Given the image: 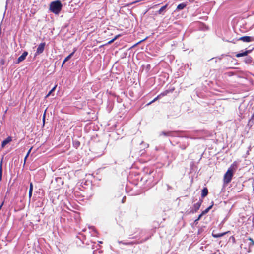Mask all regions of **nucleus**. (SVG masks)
Listing matches in <instances>:
<instances>
[{
    "label": "nucleus",
    "mask_w": 254,
    "mask_h": 254,
    "mask_svg": "<svg viewBox=\"0 0 254 254\" xmlns=\"http://www.w3.org/2000/svg\"><path fill=\"white\" fill-rule=\"evenodd\" d=\"M27 55H28V52L26 51H24L22 53V54L20 57H19V58H18L17 63H19L24 61Z\"/></svg>",
    "instance_id": "39448f33"
},
{
    "label": "nucleus",
    "mask_w": 254,
    "mask_h": 254,
    "mask_svg": "<svg viewBox=\"0 0 254 254\" xmlns=\"http://www.w3.org/2000/svg\"><path fill=\"white\" fill-rule=\"evenodd\" d=\"M173 132L172 131H162L161 133V135H163L164 136H171Z\"/></svg>",
    "instance_id": "4468645a"
},
{
    "label": "nucleus",
    "mask_w": 254,
    "mask_h": 254,
    "mask_svg": "<svg viewBox=\"0 0 254 254\" xmlns=\"http://www.w3.org/2000/svg\"><path fill=\"white\" fill-rule=\"evenodd\" d=\"M212 207V205L210 206L209 207H208L207 209H206L205 210H204L202 212V214L204 215V214H206L207 213H208V211L211 209Z\"/></svg>",
    "instance_id": "2eb2a0df"
},
{
    "label": "nucleus",
    "mask_w": 254,
    "mask_h": 254,
    "mask_svg": "<svg viewBox=\"0 0 254 254\" xmlns=\"http://www.w3.org/2000/svg\"><path fill=\"white\" fill-rule=\"evenodd\" d=\"M202 202V200H199L198 202H197L194 204L193 208H194V212H196L199 209V208L201 205Z\"/></svg>",
    "instance_id": "0eeeda50"
},
{
    "label": "nucleus",
    "mask_w": 254,
    "mask_h": 254,
    "mask_svg": "<svg viewBox=\"0 0 254 254\" xmlns=\"http://www.w3.org/2000/svg\"><path fill=\"white\" fill-rule=\"evenodd\" d=\"M233 173L234 172L231 171V170L228 169L224 176L223 181L224 184H227L231 182L233 176Z\"/></svg>",
    "instance_id": "f03ea898"
},
{
    "label": "nucleus",
    "mask_w": 254,
    "mask_h": 254,
    "mask_svg": "<svg viewBox=\"0 0 254 254\" xmlns=\"http://www.w3.org/2000/svg\"><path fill=\"white\" fill-rule=\"evenodd\" d=\"M65 62H64V61H63V63H62V65H63L64 64H65Z\"/></svg>",
    "instance_id": "473e14b6"
},
{
    "label": "nucleus",
    "mask_w": 254,
    "mask_h": 254,
    "mask_svg": "<svg viewBox=\"0 0 254 254\" xmlns=\"http://www.w3.org/2000/svg\"><path fill=\"white\" fill-rule=\"evenodd\" d=\"M125 199H126V197L124 196L123 199H122V203H124L125 201Z\"/></svg>",
    "instance_id": "cd10ccee"
},
{
    "label": "nucleus",
    "mask_w": 254,
    "mask_h": 254,
    "mask_svg": "<svg viewBox=\"0 0 254 254\" xmlns=\"http://www.w3.org/2000/svg\"><path fill=\"white\" fill-rule=\"evenodd\" d=\"M238 167V163L236 161H234L231 165V166L229 168V170H231V171L234 172L235 171Z\"/></svg>",
    "instance_id": "6e6552de"
},
{
    "label": "nucleus",
    "mask_w": 254,
    "mask_h": 254,
    "mask_svg": "<svg viewBox=\"0 0 254 254\" xmlns=\"http://www.w3.org/2000/svg\"><path fill=\"white\" fill-rule=\"evenodd\" d=\"M250 52H251V51H250V50L246 51H245L244 52L240 53L237 54L236 55V56L237 58H239V57H240L245 56L247 55Z\"/></svg>",
    "instance_id": "1a4fd4ad"
},
{
    "label": "nucleus",
    "mask_w": 254,
    "mask_h": 254,
    "mask_svg": "<svg viewBox=\"0 0 254 254\" xmlns=\"http://www.w3.org/2000/svg\"><path fill=\"white\" fill-rule=\"evenodd\" d=\"M203 215V214H202V213H201L199 215V216H198V217L197 219V220H196V221L199 220Z\"/></svg>",
    "instance_id": "b1692460"
},
{
    "label": "nucleus",
    "mask_w": 254,
    "mask_h": 254,
    "mask_svg": "<svg viewBox=\"0 0 254 254\" xmlns=\"http://www.w3.org/2000/svg\"><path fill=\"white\" fill-rule=\"evenodd\" d=\"M186 6V4L184 3H181V4H179L177 7V10H182V9H183Z\"/></svg>",
    "instance_id": "ddd939ff"
},
{
    "label": "nucleus",
    "mask_w": 254,
    "mask_h": 254,
    "mask_svg": "<svg viewBox=\"0 0 254 254\" xmlns=\"http://www.w3.org/2000/svg\"><path fill=\"white\" fill-rule=\"evenodd\" d=\"M56 88V86H55L48 93V94L46 95V97H49L51 94L52 93L55 91V89Z\"/></svg>",
    "instance_id": "dca6fc26"
},
{
    "label": "nucleus",
    "mask_w": 254,
    "mask_h": 254,
    "mask_svg": "<svg viewBox=\"0 0 254 254\" xmlns=\"http://www.w3.org/2000/svg\"><path fill=\"white\" fill-rule=\"evenodd\" d=\"M28 157V156H27V155H26L25 157V159H24V162L26 161V160L27 159V158Z\"/></svg>",
    "instance_id": "7c9ffc66"
},
{
    "label": "nucleus",
    "mask_w": 254,
    "mask_h": 254,
    "mask_svg": "<svg viewBox=\"0 0 254 254\" xmlns=\"http://www.w3.org/2000/svg\"><path fill=\"white\" fill-rule=\"evenodd\" d=\"M32 149V147H31V148L29 150V151H28V152H27V154H26V155H27V156H29V154H30V152H31V151Z\"/></svg>",
    "instance_id": "5701e85b"
},
{
    "label": "nucleus",
    "mask_w": 254,
    "mask_h": 254,
    "mask_svg": "<svg viewBox=\"0 0 254 254\" xmlns=\"http://www.w3.org/2000/svg\"><path fill=\"white\" fill-rule=\"evenodd\" d=\"M119 35H117L115 36V37L114 38V39L115 40L118 37H119Z\"/></svg>",
    "instance_id": "c756f323"
},
{
    "label": "nucleus",
    "mask_w": 254,
    "mask_h": 254,
    "mask_svg": "<svg viewBox=\"0 0 254 254\" xmlns=\"http://www.w3.org/2000/svg\"><path fill=\"white\" fill-rule=\"evenodd\" d=\"M115 41V40L114 39H113L112 40H110V41L108 42V44H111L112 43H113L114 41Z\"/></svg>",
    "instance_id": "a878e982"
},
{
    "label": "nucleus",
    "mask_w": 254,
    "mask_h": 254,
    "mask_svg": "<svg viewBox=\"0 0 254 254\" xmlns=\"http://www.w3.org/2000/svg\"><path fill=\"white\" fill-rule=\"evenodd\" d=\"M76 143V145H77L78 146H79L80 143L79 142H77Z\"/></svg>",
    "instance_id": "2f4dec72"
},
{
    "label": "nucleus",
    "mask_w": 254,
    "mask_h": 254,
    "mask_svg": "<svg viewBox=\"0 0 254 254\" xmlns=\"http://www.w3.org/2000/svg\"><path fill=\"white\" fill-rule=\"evenodd\" d=\"M160 98V96L159 95H158L156 98H155L154 99V100L153 101H152L149 104H151V103H153L154 102V101H156L157 100H158V99Z\"/></svg>",
    "instance_id": "aec40b11"
},
{
    "label": "nucleus",
    "mask_w": 254,
    "mask_h": 254,
    "mask_svg": "<svg viewBox=\"0 0 254 254\" xmlns=\"http://www.w3.org/2000/svg\"><path fill=\"white\" fill-rule=\"evenodd\" d=\"M208 194V190L206 188H204L202 190L201 193V197L204 198Z\"/></svg>",
    "instance_id": "9b49d317"
},
{
    "label": "nucleus",
    "mask_w": 254,
    "mask_h": 254,
    "mask_svg": "<svg viewBox=\"0 0 254 254\" xmlns=\"http://www.w3.org/2000/svg\"><path fill=\"white\" fill-rule=\"evenodd\" d=\"M4 61L3 60H2L0 62V63L1 64H4Z\"/></svg>",
    "instance_id": "c85d7f7f"
},
{
    "label": "nucleus",
    "mask_w": 254,
    "mask_h": 254,
    "mask_svg": "<svg viewBox=\"0 0 254 254\" xmlns=\"http://www.w3.org/2000/svg\"><path fill=\"white\" fill-rule=\"evenodd\" d=\"M239 40L245 42H250L254 41V39L252 37L247 36L241 37L239 38Z\"/></svg>",
    "instance_id": "20e7f679"
},
{
    "label": "nucleus",
    "mask_w": 254,
    "mask_h": 254,
    "mask_svg": "<svg viewBox=\"0 0 254 254\" xmlns=\"http://www.w3.org/2000/svg\"><path fill=\"white\" fill-rule=\"evenodd\" d=\"M45 46V43H40L38 45V46L37 48V50H36V54L39 55L40 54H41L44 50Z\"/></svg>",
    "instance_id": "7ed1b4c3"
},
{
    "label": "nucleus",
    "mask_w": 254,
    "mask_h": 254,
    "mask_svg": "<svg viewBox=\"0 0 254 254\" xmlns=\"http://www.w3.org/2000/svg\"><path fill=\"white\" fill-rule=\"evenodd\" d=\"M45 112L44 113V114L43 117V123L44 124L45 123Z\"/></svg>",
    "instance_id": "393cba45"
},
{
    "label": "nucleus",
    "mask_w": 254,
    "mask_h": 254,
    "mask_svg": "<svg viewBox=\"0 0 254 254\" xmlns=\"http://www.w3.org/2000/svg\"><path fill=\"white\" fill-rule=\"evenodd\" d=\"M2 172V161H1V163H0V180L1 179Z\"/></svg>",
    "instance_id": "6ab92c4d"
},
{
    "label": "nucleus",
    "mask_w": 254,
    "mask_h": 254,
    "mask_svg": "<svg viewBox=\"0 0 254 254\" xmlns=\"http://www.w3.org/2000/svg\"><path fill=\"white\" fill-rule=\"evenodd\" d=\"M12 141V137L10 136L8 137L5 140H4L1 143L2 148H4L8 143Z\"/></svg>",
    "instance_id": "423d86ee"
},
{
    "label": "nucleus",
    "mask_w": 254,
    "mask_h": 254,
    "mask_svg": "<svg viewBox=\"0 0 254 254\" xmlns=\"http://www.w3.org/2000/svg\"><path fill=\"white\" fill-rule=\"evenodd\" d=\"M32 191H31V190L29 191V199H30L31 196H32Z\"/></svg>",
    "instance_id": "4be33fe9"
},
{
    "label": "nucleus",
    "mask_w": 254,
    "mask_h": 254,
    "mask_svg": "<svg viewBox=\"0 0 254 254\" xmlns=\"http://www.w3.org/2000/svg\"><path fill=\"white\" fill-rule=\"evenodd\" d=\"M1 207H2V205L0 206V209H1Z\"/></svg>",
    "instance_id": "72a5a7b5"
},
{
    "label": "nucleus",
    "mask_w": 254,
    "mask_h": 254,
    "mask_svg": "<svg viewBox=\"0 0 254 254\" xmlns=\"http://www.w3.org/2000/svg\"><path fill=\"white\" fill-rule=\"evenodd\" d=\"M249 240H250V241L252 242V244H253V245L254 244V242L252 238H250L249 239Z\"/></svg>",
    "instance_id": "bb28decb"
},
{
    "label": "nucleus",
    "mask_w": 254,
    "mask_h": 254,
    "mask_svg": "<svg viewBox=\"0 0 254 254\" xmlns=\"http://www.w3.org/2000/svg\"><path fill=\"white\" fill-rule=\"evenodd\" d=\"M168 93H169V91L168 90H166V91L161 93L159 95L160 96V98H161L162 96H166Z\"/></svg>",
    "instance_id": "a211bd4d"
},
{
    "label": "nucleus",
    "mask_w": 254,
    "mask_h": 254,
    "mask_svg": "<svg viewBox=\"0 0 254 254\" xmlns=\"http://www.w3.org/2000/svg\"><path fill=\"white\" fill-rule=\"evenodd\" d=\"M167 5L162 6L158 11L159 14H161L166 8Z\"/></svg>",
    "instance_id": "f3484780"
},
{
    "label": "nucleus",
    "mask_w": 254,
    "mask_h": 254,
    "mask_svg": "<svg viewBox=\"0 0 254 254\" xmlns=\"http://www.w3.org/2000/svg\"><path fill=\"white\" fill-rule=\"evenodd\" d=\"M29 190L33 191V184L32 182H30V183Z\"/></svg>",
    "instance_id": "412c9836"
},
{
    "label": "nucleus",
    "mask_w": 254,
    "mask_h": 254,
    "mask_svg": "<svg viewBox=\"0 0 254 254\" xmlns=\"http://www.w3.org/2000/svg\"><path fill=\"white\" fill-rule=\"evenodd\" d=\"M227 232H224L222 233H218V234H214V232L212 233V236L214 238H219L223 236L224 235L227 234Z\"/></svg>",
    "instance_id": "f8f14e48"
},
{
    "label": "nucleus",
    "mask_w": 254,
    "mask_h": 254,
    "mask_svg": "<svg viewBox=\"0 0 254 254\" xmlns=\"http://www.w3.org/2000/svg\"><path fill=\"white\" fill-rule=\"evenodd\" d=\"M76 51V48H74V51L71 53L67 57H66L64 60V62H67V61H68L71 57L73 55L74 53H75V52Z\"/></svg>",
    "instance_id": "9d476101"
},
{
    "label": "nucleus",
    "mask_w": 254,
    "mask_h": 254,
    "mask_svg": "<svg viewBox=\"0 0 254 254\" xmlns=\"http://www.w3.org/2000/svg\"><path fill=\"white\" fill-rule=\"evenodd\" d=\"M63 4L60 0H57L50 3V10L55 14H59L62 10Z\"/></svg>",
    "instance_id": "f257e3e1"
}]
</instances>
